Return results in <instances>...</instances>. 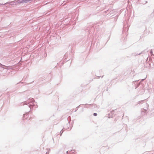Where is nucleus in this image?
I'll list each match as a JSON object with an SVG mask.
<instances>
[{
	"instance_id": "f257e3e1",
	"label": "nucleus",
	"mask_w": 154,
	"mask_h": 154,
	"mask_svg": "<svg viewBox=\"0 0 154 154\" xmlns=\"http://www.w3.org/2000/svg\"><path fill=\"white\" fill-rule=\"evenodd\" d=\"M93 115L94 116H96L97 115V114L96 113H94Z\"/></svg>"
}]
</instances>
